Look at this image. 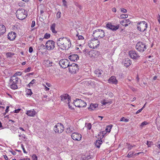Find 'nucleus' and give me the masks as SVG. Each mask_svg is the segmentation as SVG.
<instances>
[{
	"mask_svg": "<svg viewBox=\"0 0 160 160\" xmlns=\"http://www.w3.org/2000/svg\"><path fill=\"white\" fill-rule=\"evenodd\" d=\"M57 44L61 49L68 50L71 46L70 40L66 38H60L58 40Z\"/></svg>",
	"mask_w": 160,
	"mask_h": 160,
	"instance_id": "nucleus-1",
	"label": "nucleus"
},
{
	"mask_svg": "<svg viewBox=\"0 0 160 160\" xmlns=\"http://www.w3.org/2000/svg\"><path fill=\"white\" fill-rule=\"evenodd\" d=\"M17 18L19 19L22 20L25 18L28 14L27 11L24 9H19L16 12Z\"/></svg>",
	"mask_w": 160,
	"mask_h": 160,
	"instance_id": "nucleus-2",
	"label": "nucleus"
},
{
	"mask_svg": "<svg viewBox=\"0 0 160 160\" xmlns=\"http://www.w3.org/2000/svg\"><path fill=\"white\" fill-rule=\"evenodd\" d=\"M100 44V42L98 39L94 38L89 40L88 43V45L91 48H95L99 47Z\"/></svg>",
	"mask_w": 160,
	"mask_h": 160,
	"instance_id": "nucleus-3",
	"label": "nucleus"
},
{
	"mask_svg": "<svg viewBox=\"0 0 160 160\" xmlns=\"http://www.w3.org/2000/svg\"><path fill=\"white\" fill-rule=\"evenodd\" d=\"M104 31L102 29H99L94 31L92 35L94 38L97 39L102 38L104 36Z\"/></svg>",
	"mask_w": 160,
	"mask_h": 160,
	"instance_id": "nucleus-4",
	"label": "nucleus"
},
{
	"mask_svg": "<svg viewBox=\"0 0 160 160\" xmlns=\"http://www.w3.org/2000/svg\"><path fill=\"white\" fill-rule=\"evenodd\" d=\"M136 48L137 50L140 52H143L147 49L145 44L142 42H138Z\"/></svg>",
	"mask_w": 160,
	"mask_h": 160,
	"instance_id": "nucleus-5",
	"label": "nucleus"
},
{
	"mask_svg": "<svg viewBox=\"0 0 160 160\" xmlns=\"http://www.w3.org/2000/svg\"><path fill=\"white\" fill-rule=\"evenodd\" d=\"M53 130L55 132L60 133L63 132L64 127L61 123H58L54 127Z\"/></svg>",
	"mask_w": 160,
	"mask_h": 160,
	"instance_id": "nucleus-6",
	"label": "nucleus"
},
{
	"mask_svg": "<svg viewBox=\"0 0 160 160\" xmlns=\"http://www.w3.org/2000/svg\"><path fill=\"white\" fill-rule=\"evenodd\" d=\"M138 29L141 32H143L145 31L147 27V23L145 21L141 22L137 24Z\"/></svg>",
	"mask_w": 160,
	"mask_h": 160,
	"instance_id": "nucleus-7",
	"label": "nucleus"
},
{
	"mask_svg": "<svg viewBox=\"0 0 160 160\" xmlns=\"http://www.w3.org/2000/svg\"><path fill=\"white\" fill-rule=\"evenodd\" d=\"M78 64L72 63L69 66V71L72 73H75L79 70V68Z\"/></svg>",
	"mask_w": 160,
	"mask_h": 160,
	"instance_id": "nucleus-8",
	"label": "nucleus"
},
{
	"mask_svg": "<svg viewBox=\"0 0 160 160\" xmlns=\"http://www.w3.org/2000/svg\"><path fill=\"white\" fill-rule=\"evenodd\" d=\"M74 104L76 107H85L87 104L83 101L78 99H76L75 101L73 102Z\"/></svg>",
	"mask_w": 160,
	"mask_h": 160,
	"instance_id": "nucleus-9",
	"label": "nucleus"
},
{
	"mask_svg": "<svg viewBox=\"0 0 160 160\" xmlns=\"http://www.w3.org/2000/svg\"><path fill=\"white\" fill-rule=\"evenodd\" d=\"M69 62L67 59H62L59 61V64L62 68H66L69 66Z\"/></svg>",
	"mask_w": 160,
	"mask_h": 160,
	"instance_id": "nucleus-10",
	"label": "nucleus"
},
{
	"mask_svg": "<svg viewBox=\"0 0 160 160\" xmlns=\"http://www.w3.org/2000/svg\"><path fill=\"white\" fill-rule=\"evenodd\" d=\"M46 47L47 49L48 50H52L55 47V42L52 40H48L46 43Z\"/></svg>",
	"mask_w": 160,
	"mask_h": 160,
	"instance_id": "nucleus-11",
	"label": "nucleus"
},
{
	"mask_svg": "<svg viewBox=\"0 0 160 160\" xmlns=\"http://www.w3.org/2000/svg\"><path fill=\"white\" fill-rule=\"evenodd\" d=\"M60 97L61 100L67 103H69L71 101V97L67 94H64L61 95Z\"/></svg>",
	"mask_w": 160,
	"mask_h": 160,
	"instance_id": "nucleus-12",
	"label": "nucleus"
},
{
	"mask_svg": "<svg viewBox=\"0 0 160 160\" xmlns=\"http://www.w3.org/2000/svg\"><path fill=\"white\" fill-rule=\"evenodd\" d=\"M71 137L74 140L78 141L80 140L82 137L81 135L78 132H74L72 133Z\"/></svg>",
	"mask_w": 160,
	"mask_h": 160,
	"instance_id": "nucleus-13",
	"label": "nucleus"
},
{
	"mask_svg": "<svg viewBox=\"0 0 160 160\" xmlns=\"http://www.w3.org/2000/svg\"><path fill=\"white\" fill-rule=\"evenodd\" d=\"M129 55L131 58L133 59H137L139 56L135 51H130L129 52Z\"/></svg>",
	"mask_w": 160,
	"mask_h": 160,
	"instance_id": "nucleus-14",
	"label": "nucleus"
},
{
	"mask_svg": "<svg viewBox=\"0 0 160 160\" xmlns=\"http://www.w3.org/2000/svg\"><path fill=\"white\" fill-rule=\"evenodd\" d=\"M106 27L108 28L112 31H116L119 28L118 25L115 26L112 25L111 23H107L106 25Z\"/></svg>",
	"mask_w": 160,
	"mask_h": 160,
	"instance_id": "nucleus-15",
	"label": "nucleus"
},
{
	"mask_svg": "<svg viewBox=\"0 0 160 160\" xmlns=\"http://www.w3.org/2000/svg\"><path fill=\"white\" fill-rule=\"evenodd\" d=\"M37 113L34 109H31L27 111L26 114L29 116L34 117L35 116Z\"/></svg>",
	"mask_w": 160,
	"mask_h": 160,
	"instance_id": "nucleus-16",
	"label": "nucleus"
},
{
	"mask_svg": "<svg viewBox=\"0 0 160 160\" xmlns=\"http://www.w3.org/2000/svg\"><path fill=\"white\" fill-rule=\"evenodd\" d=\"M16 33L13 32H9L8 35V38L10 40H14L16 38Z\"/></svg>",
	"mask_w": 160,
	"mask_h": 160,
	"instance_id": "nucleus-17",
	"label": "nucleus"
},
{
	"mask_svg": "<svg viewBox=\"0 0 160 160\" xmlns=\"http://www.w3.org/2000/svg\"><path fill=\"white\" fill-rule=\"evenodd\" d=\"M79 57L77 54H72L69 57V59L71 61H77L79 59Z\"/></svg>",
	"mask_w": 160,
	"mask_h": 160,
	"instance_id": "nucleus-18",
	"label": "nucleus"
},
{
	"mask_svg": "<svg viewBox=\"0 0 160 160\" xmlns=\"http://www.w3.org/2000/svg\"><path fill=\"white\" fill-rule=\"evenodd\" d=\"M108 82L113 84H116L118 82L115 76H112L108 80Z\"/></svg>",
	"mask_w": 160,
	"mask_h": 160,
	"instance_id": "nucleus-19",
	"label": "nucleus"
},
{
	"mask_svg": "<svg viewBox=\"0 0 160 160\" xmlns=\"http://www.w3.org/2000/svg\"><path fill=\"white\" fill-rule=\"evenodd\" d=\"M124 66L126 67L129 66L131 63V61L128 58H126L123 62Z\"/></svg>",
	"mask_w": 160,
	"mask_h": 160,
	"instance_id": "nucleus-20",
	"label": "nucleus"
},
{
	"mask_svg": "<svg viewBox=\"0 0 160 160\" xmlns=\"http://www.w3.org/2000/svg\"><path fill=\"white\" fill-rule=\"evenodd\" d=\"M103 72L102 70L97 69L95 71L94 73L96 76L100 77H101Z\"/></svg>",
	"mask_w": 160,
	"mask_h": 160,
	"instance_id": "nucleus-21",
	"label": "nucleus"
},
{
	"mask_svg": "<svg viewBox=\"0 0 160 160\" xmlns=\"http://www.w3.org/2000/svg\"><path fill=\"white\" fill-rule=\"evenodd\" d=\"M18 82H10L9 84H11V88L13 89H16L18 88V86L17 83Z\"/></svg>",
	"mask_w": 160,
	"mask_h": 160,
	"instance_id": "nucleus-22",
	"label": "nucleus"
},
{
	"mask_svg": "<svg viewBox=\"0 0 160 160\" xmlns=\"http://www.w3.org/2000/svg\"><path fill=\"white\" fill-rule=\"evenodd\" d=\"M5 26L3 25H0V35L6 32Z\"/></svg>",
	"mask_w": 160,
	"mask_h": 160,
	"instance_id": "nucleus-23",
	"label": "nucleus"
},
{
	"mask_svg": "<svg viewBox=\"0 0 160 160\" xmlns=\"http://www.w3.org/2000/svg\"><path fill=\"white\" fill-rule=\"evenodd\" d=\"M98 104H91L88 108V109L92 111L95 110V109L98 108Z\"/></svg>",
	"mask_w": 160,
	"mask_h": 160,
	"instance_id": "nucleus-24",
	"label": "nucleus"
},
{
	"mask_svg": "<svg viewBox=\"0 0 160 160\" xmlns=\"http://www.w3.org/2000/svg\"><path fill=\"white\" fill-rule=\"evenodd\" d=\"M18 77L12 76L11 77L9 81L10 82H18Z\"/></svg>",
	"mask_w": 160,
	"mask_h": 160,
	"instance_id": "nucleus-25",
	"label": "nucleus"
},
{
	"mask_svg": "<svg viewBox=\"0 0 160 160\" xmlns=\"http://www.w3.org/2000/svg\"><path fill=\"white\" fill-rule=\"evenodd\" d=\"M56 27V24L55 23H53L51 27V30L52 32L54 33H57V32L55 30V28Z\"/></svg>",
	"mask_w": 160,
	"mask_h": 160,
	"instance_id": "nucleus-26",
	"label": "nucleus"
},
{
	"mask_svg": "<svg viewBox=\"0 0 160 160\" xmlns=\"http://www.w3.org/2000/svg\"><path fill=\"white\" fill-rule=\"evenodd\" d=\"M131 21L129 19H124L122 21H121L120 23L122 25H123L124 24H126L128 23V24H130L131 23Z\"/></svg>",
	"mask_w": 160,
	"mask_h": 160,
	"instance_id": "nucleus-27",
	"label": "nucleus"
},
{
	"mask_svg": "<svg viewBox=\"0 0 160 160\" xmlns=\"http://www.w3.org/2000/svg\"><path fill=\"white\" fill-rule=\"evenodd\" d=\"M102 143V141L100 140H98L96 141L95 145L96 147L98 148H99L100 147Z\"/></svg>",
	"mask_w": 160,
	"mask_h": 160,
	"instance_id": "nucleus-28",
	"label": "nucleus"
},
{
	"mask_svg": "<svg viewBox=\"0 0 160 160\" xmlns=\"http://www.w3.org/2000/svg\"><path fill=\"white\" fill-rule=\"evenodd\" d=\"M95 52V51H94V50H92L89 51L88 54V55L90 57H94L93 54H94Z\"/></svg>",
	"mask_w": 160,
	"mask_h": 160,
	"instance_id": "nucleus-29",
	"label": "nucleus"
},
{
	"mask_svg": "<svg viewBox=\"0 0 160 160\" xmlns=\"http://www.w3.org/2000/svg\"><path fill=\"white\" fill-rule=\"evenodd\" d=\"M112 125H110L107 126L106 128V130L107 132H109L111 131V129L112 128Z\"/></svg>",
	"mask_w": 160,
	"mask_h": 160,
	"instance_id": "nucleus-30",
	"label": "nucleus"
},
{
	"mask_svg": "<svg viewBox=\"0 0 160 160\" xmlns=\"http://www.w3.org/2000/svg\"><path fill=\"white\" fill-rule=\"evenodd\" d=\"M26 95L28 96H31L32 94V91L30 89H27L26 90Z\"/></svg>",
	"mask_w": 160,
	"mask_h": 160,
	"instance_id": "nucleus-31",
	"label": "nucleus"
},
{
	"mask_svg": "<svg viewBox=\"0 0 160 160\" xmlns=\"http://www.w3.org/2000/svg\"><path fill=\"white\" fill-rule=\"evenodd\" d=\"M85 126L89 130H90L91 128L92 125L91 123H86Z\"/></svg>",
	"mask_w": 160,
	"mask_h": 160,
	"instance_id": "nucleus-32",
	"label": "nucleus"
},
{
	"mask_svg": "<svg viewBox=\"0 0 160 160\" xmlns=\"http://www.w3.org/2000/svg\"><path fill=\"white\" fill-rule=\"evenodd\" d=\"M73 131L72 128H71L70 127L67 128L66 130V132L67 133H71Z\"/></svg>",
	"mask_w": 160,
	"mask_h": 160,
	"instance_id": "nucleus-33",
	"label": "nucleus"
},
{
	"mask_svg": "<svg viewBox=\"0 0 160 160\" xmlns=\"http://www.w3.org/2000/svg\"><path fill=\"white\" fill-rule=\"evenodd\" d=\"M128 15L127 14H122L120 16L119 18H122V19L125 18H128Z\"/></svg>",
	"mask_w": 160,
	"mask_h": 160,
	"instance_id": "nucleus-34",
	"label": "nucleus"
},
{
	"mask_svg": "<svg viewBox=\"0 0 160 160\" xmlns=\"http://www.w3.org/2000/svg\"><path fill=\"white\" fill-rule=\"evenodd\" d=\"M36 80L35 79H33L28 84V86L30 87L31 85H32L35 83Z\"/></svg>",
	"mask_w": 160,
	"mask_h": 160,
	"instance_id": "nucleus-35",
	"label": "nucleus"
},
{
	"mask_svg": "<svg viewBox=\"0 0 160 160\" xmlns=\"http://www.w3.org/2000/svg\"><path fill=\"white\" fill-rule=\"evenodd\" d=\"M50 34L48 33H46L44 35V38L45 39H48L50 37Z\"/></svg>",
	"mask_w": 160,
	"mask_h": 160,
	"instance_id": "nucleus-36",
	"label": "nucleus"
},
{
	"mask_svg": "<svg viewBox=\"0 0 160 160\" xmlns=\"http://www.w3.org/2000/svg\"><path fill=\"white\" fill-rule=\"evenodd\" d=\"M127 146L128 147V148L129 150H131L132 147L135 146V145H130L129 144H128V143L127 144Z\"/></svg>",
	"mask_w": 160,
	"mask_h": 160,
	"instance_id": "nucleus-37",
	"label": "nucleus"
},
{
	"mask_svg": "<svg viewBox=\"0 0 160 160\" xmlns=\"http://www.w3.org/2000/svg\"><path fill=\"white\" fill-rule=\"evenodd\" d=\"M120 121H124L125 122H128L129 121V119H125L124 117H122L121 118Z\"/></svg>",
	"mask_w": 160,
	"mask_h": 160,
	"instance_id": "nucleus-38",
	"label": "nucleus"
},
{
	"mask_svg": "<svg viewBox=\"0 0 160 160\" xmlns=\"http://www.w3.org/2000/svg\"><path fill=\"white\" fill-rule=\"evenodd\" d=\"M22 75V72H17L16 73H15L14 75L13 76H15V77H17L16 76H21Z\"/></svg>",
	"mask_w": 160,
	"mask_h": 160,
	"instance_id": "nucleus-39",
	"label": "nucleus"
},
{
	"mask_svg": "<svg viewBox=\"0 0 160 160\" xmlns=\"http://www.w3.org/2000/svg\"><path fill=\"white\" fill-rule=\"evenodd\" d=\"M61 12H58L56 14V17L57 19L61 17Z\"/></svg>",
	"mask_w": 160,
	"mask_h": 160,
	"instance_id": "nucleus-40",
	"label": "nucleus"
},
{
	"mask_svg": "<svg viewBox=\"0 0 160 160\" xmlns=\"http://www.w3.org/2000/svg\"><path fill=\"white\" fill-rule=\"evenodd\" d=\"M89 51L88 49H84L83 50V53L85 54L86 55H87L88 54V53Z\"/></svg>",
	"mask_w": 160,
	"mask_h": 160,
	"instance_id": "nucleus-41",
	"label": "nucleus"
},
{
	"mask_svg": "<svg viewBox=\"0 0 160 160\" xmlns=\"http://www.w3.org/2000/svg\"><path fill=\"white\" fill-rule=\"evenodd\" d=\"M152 142L147 141V144L148 145V147H150L151 145H152Z\"/></svg>",
	"mask_w": 160,
	"mask_h": 160,
	"instance_id": "nucleus-42",
	"label": "nucleus"
},
{
	"mask_svg": "<svg viewBox=\"0 0 160 160\" xmlns=\"http://www.w3.org/2000/svg\"><path fill=\"white\" fill-rule=\"evenodd\" d=\"M148 123L146 122H142L140 126L142 127L145 125H147Z\"/></svg>",
	"mask_w": 160,
	"mask_h": 160,
	"instance_id": "nucleus-43",
	"label": "nucleus"
},
{
	"mask_svg": "<svg viewBox=\"0 0 160 160\" xmlns=\"http://www.w3.org/2000/svg\"><path fill=\"white\" fill-rule=\"evenodd\" d=\"M48 61L47 62H48ZM49 62V64L48 65L47 67H50L53 66L52 65V62H50L49 61H48Z\"/></svg>",
	"mask_w": 160,
	"mask_h": 160,
	"instance_id": "nucleus-44",
	"label": "nucleus"
},
{
	"mask_svg": "<svg viewBox=\"0 0 160 160\" xmlns=\"http://www.w3.org/2000/svg\"><path fill=\"white\" fill-rule=\"evenodd\" d=\"M21 147L23 150V152L25 153H27V152L26 151L23 145L22 144L21 145Z\"/></svg>",
	"mask_w": 160,
	"mask_h": 160,
	"instance_id": "nucleus-45",
	"label": "nucleus"
},
{
	"mask_svg": "<svg viewBox=\"0 0 160 160\" xmlns=\"http://www.w3.org/2000/svg\"><path fill=\"white\" fill-rule=\"evenodd\" d=\"M31 69V68L30 67H28V68H27L24 71H25V72H29L30 70Z\"/></svg>",
	"mask_w": 160,
	"mask_h": 160,
	"instance_id": "nucleus-46",
	"label": "nucleus"
},
{
	"mask_svg": "<svg viewBox=\"0 0 160 160\" xmlns=\"http://www.w3.org/2000/svg\"><path fill=\"white\" fill-rule=\"evenodd\" d=\"M35 25V22L34 21H32L31 24V27L33 28L34 27Z\"/></svg>",
	"mask_w": 160,
	"mask_h": 160,
	"instance_id": "nucleus-47",
	"label": "nucleus"
},
{
	"mask_svg": "<svg viewBox=\"0 0 160 160\" xmlns=\"http://www.w3.org/2000/svg\"><path fill=\"white\" fill-rule=\"evenodd\" d=\"M121 11L122 12H127V10L124 8H121Z\"/></svg>",
	"mask_w": 160,
	"mask_h": 160,
	"instance_id": "nucleus-48",
	"label": "nucleus"
},
{
	"mask_svg": "<svg viewBox=\"0 0 160 160\" xmlns=\"http://www.w3.org/2000/svg\"><path fill=\"white\" fill-rule=\"evenodd\" d=\"M33 160H37V157L36 155H34L32 156Z\"/></svg>",
	"mask_w": 160,
	"mask_h": 160,
	"instance_id": "nucleus-49",
	"label": "nucleus"
},
{
	"mask_svg": "<svg viewBox=\"0 0 160 160\" xmlns=\"http://www.w3.org/2000/svg\"><path fill=\"white\" fill-rule=\"evenodd\" d=\"M33 48L32 47H29V52H30V53L32 52L33 51Z\"/></svg>",
	"mask_w": 160,
	"mask_h": 160,
	"instance_id": "nucleus-50",
	"label": "nucleus"
},
{
	"mask_svg": "<svg viewBox=\"0 0 160 160\" xmlns=\"http://www.w3.org/2000/svg\"><path fill=\"white\" fill-rule=\"evenodd\" d=\"M62 1L63 3V5L65 6H66V0H62Z\"/></svg>",
	"mask_w": 160,
	"mask_h": 160,
	"instance_id": "nucleus-51",
	"label": "nucleus"
},
{
	"mask_svg": "<svg viewBox=\"0 0 160 160\" xmlns=\"http://www.w3.org/2000/svg\"><path fill=\"white\" fill-rule=\"evenodd\" d=\"M20 110L21 109H18L15 110H14V112L16 113H18L19 112Z\"/></svg>",
	"mask_w": 160,
	"mask_h": 160,
	"instance_id": "nucleus-52",
	"label": "nucleus"
},
{
	"mask_svg": "<svg viewBox=\"0 0 160 160\" xmlns=\"http://www.w3.org/2000/svg\"><path fill=\"white\" fill-rule=\"evenodd\" d=\"M130 89L132 90L133 91H136V89L135 88H134L133 87H132V86H129V87Z\"/></svg>",
	"mask_w": 160,
	"mask_h": 160,
	"instance_id": "nucleus-53",
	"label": "nucleus"
},
{
	"mask_svg": "<svg viewBox=\"0 0 160 160\" xmlns=\"http://www.w3.org/2000/svg\"><path fill=\"white\" fill-rule=\"evenodd\" d=\"M78 38L79 40H82L84 38L82 36L80 35L78 37Z\"/></svg>",
	"mask_w": 160,
	"mask_h": 160,
	"instance_id": "nucleus-54",
	"label": "nucleus"
},
{
	"mask_svg": "<svg viewBox=\"0 0 160 160\" xmlns=\"http://www.w3.org/2000/svg\"><path fill=\"white\" fill-rule=\"evenodd\" d=\"M142 110V108H141L139 110H138L137 112H136V114H138L141 112V111Z\"/></svg>",
	"mask_w": 160,
	"mask_h": 160,
	"instance_id": "nucleus-55",
	"label": "nucleus"
},
{
	"mask_svg": "<svg viewBox=\"0 0 160 160\" xmlns=\"http://www.w3.org/2000/svg\"><path fill=\"white\" fill-rule=\"evenodd\" d=\"M9 108V106H7V107L6 109V110H5L6 113L8 112Z\"/></svg>",
	"mask_w": 160,
	"mask_h": 160,
	"instance_id": "nucleus-56",
	"label": "nucleus"
},
{
	"mask_svg": "<svg viewBox=\"0 0 160 160\" xmlns=\"http://www.w3.org/2000/svg\"><path fill=\"white\" fill-rule=\"evenodd\" d=\"M129 154L132 157H133L134 152H129Z\"/></svg>",
	"mask_w": 160,
	"mask_h": 160,
	"instance_id": "nucleus-57",
	"label": "nucleus"
},
{
	"mask_svg": "<svg viewBox=\"0 0 160 160\" xmlns=\"http://www.w3.org/2000/svg\"><path fill=\"white\" fill-rule=\"evenodd\" d=\"M108 103V102H106L105 101H103V102L102 103V104L103 105H105Z\"/></svg>",
	"mask_w": 160,
	"mask_h": 160,
	"instance_id": "nucleus-58",
	"label": "nucleus"
},
{
	"mask_svg": "<svg viewBox=\"0 0 160 160\" xmlns=\"http://www.w3.org/2000/svg\"><path fill=\"white\" fill-rule=\"evenodd\" d=\"M143 153V152H139L138 153H136L134 155V156H136L137 155H138L140 153Z\"/></svg>",
	"mask_w": 160,
	"mask_h": 160,
	"instance_id": "nucleus-59",
	"label": "nucleus"
},
{
	"mask_svg": "<svg viewBox=\"0 0 160 160\" xmlns=\"http://www.w3.org/2000/svg\"><path fill=\"white\" fill-rule=\"evenodd\" d=\"M19 160H30V159L29 158H23L22 159H21Z\"/></svg>",
	"mask_w": 160,
	"mask_h": 160,
	"instance_id": "nucleus-60",
	"label": "nucleus"
},
{
	"mask_svg": "<svg viewBox=\"0 0 160 160\" xmlns=\"http://www.w3.org/2000/svg\"><path fill=\"white\" fill-rule=\"evenodd\" d=\"M12 154L13 155H15L16 154V152L14 151L11 152Z\"/></svg>",
	"mask_w": 160,
	"mask_h": 160,
	"instance_id": "nucleus-61",
	"label": "nucleus"
},
{
	"mask_svg": "<svg viewBox=\"0 0 160 160\" xmlns=\"http://www.w3.org/2000/svg\"><path fill=\"white\" fill-rule=\"evenodd\" d=\"M112 10L113 12H116V8H112Z\"/></svg>",
	"mask_w": 160,
	"mask_h": 160,
	"instance_id": "nucleus-62",
	"label": "nucleus"
},
{
	"mask_svg": "<svg viewBox=\"0 0 160 160\" xmlns=\"http://www.w3.org/2000/svg\"><path fill=\"white\" fill-rule=\"evenodd\" d=\"M3 156L5 160H8V157L6 155H3Z\"/></svg>",
	"mask_w": 160,
	"mask_h": 160,
	"instance_id": "nucleus-63",
	"label": "nucleus"
},
{
	"mask_svg": "<svg viewBox=\"0 0 160 160\" xmlns=\"http://www.w3.org/2000/svg\"><path fill=\"white\" fill-rule=\"evenodd\" d=\"M113 94L112 93H109V96L111 97H112L113 96Z\"/></svg>",
	"mask_w": 160,
	"mask_h": 160,
	"instance_id": "nucleus-64",
	"label": "nucleus"
}]
</instances>
